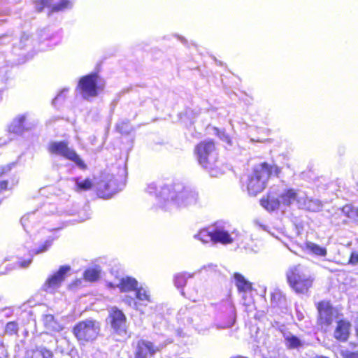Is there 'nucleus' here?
Wrapping results in <instances>:
<instances>
[{
    "label": "nucleus",
    "instance_id": "obj_1",
    "mask_svg": "<svg viewBox=\"0 0 358 358\" xmlns=\"http://www.w3.org/2000/svg\"><path fill=\"white\" fill-rule=\"evenodd\" d=\"M296 202L298 207L313 212L322 209V203L318 199H308L303 192L294 189H286L282 186H273L266 196L260 200L261 206L267 211L278 209L281 204L289 206Z\"/></svg>",
    "mask_w": 358,
    "mask_h": 358
},
{
    "label": "nucleus",
    "instance_id": "obj_2",
    "mask_svg": "<svg viewBox=\"0 0 358 358\" xmlns=\"http://www.w3.org/2000/svg\"><path fill=\"white\" fill-rule=\"evenodd\" d=\"M158 197L163 208L170 210L173 206L181 208L196 204L199 195L194 189L176 183L162 186Z\"/></svg>",
    "mask_w": 358,
    "mask_h": 358
},
{
    "label": "nucleus",
    "instance_id": "obj_3",
    "mask_svg": "<svg viewBox=\"0 0 358 358\" xmlns=\"http://www.w3.org/2000/svg\"><path fill=\"white\" fill-rule=\"evenodd\" d=\"M239 231L232 227L229 223L220 221L214 224L201 229L194 238L203 243L213 242L222 245L231 244L240 241Z\"/></svg>",
    "mask_w": 358,
    "mask_h": 358
},
{
    "label": "nucleus",
    "instance_id": "obj_4",
    "mask_svg": "<svg viewBox=\"0 0 358 358\" xmlns=\"http://www.w3.org/2000/svg\"><path fill=\"white\" fill-rule=\"evenodd\" d=\"M280 168L276 165H269L266 162L256 165L248 177V193L253 196L260 193L266 187L269 177L274 175L280 178Z\"/></svg>",
    "mask_w": 358,
    "mask_h": 358
},
{
    "label": "nucleus",
    "instance_id": "obj_5",
    "mask_svg": "<svg viewBox=\"0 0 358 358\" xmlns=\"http://www.w3.org/2000/svg\"><path fill=\"white\" fill-rule=\"evenodd\" d=\"M56 234V229L48 230L45 228L41 229L37 234H35V238L39 241L38 246L28 250L30 257L26 259H22L21 257H18V261L15 264V266L9 270L28 267L31 263V258L34 255L43 253L49 250L53 241L58 238Z\"/></svg>",
    "mask_w": 358,
    "mask_h": 358
},
{
    "label": "nucleus",
    "instance_id": "obj_6",
    "mask_svg": "<svg viewBox=\"0 0 358 358\" xmlns=\"http://www.w3.org/2000/svg\"><path fill=\"white\" fill-rule=\"evenodd\" d=\"M290 287L299 294H306L312 287L313 278L310 271L301 264L290 267L287 272Z\"/></svg>",
    "mask_w": 358,
    "mask_h": 358
},
{
    "label": "nucleus",
    "instance_id": "obj_7",
    "mask_svg": "<svg viewBox=\"0 0 358 358\" xmlns=\"http://www.w3.org/2000/svg\"><path fill=\"white\" fill-rule=\"evenodd\" d=\"M194 152L199 164L208 170L212 176H215L212 173L217 160V153L214 142L213 141L201 142L196 146Z\"/></svg>",
    "mask_w": 358,
    "mask_h": 358
},
{
    "label": "nucleus",
    "instance_id": "obj_8",
    "mask_svg": "<svg viewBox=\"0 0 358 358\" xmlns=\"http://www.w3.org/2000/svg\"><path fill=\"white\" fill-rule=\"evenodd\" d=\"M100 331L99 322L92 319L80 321L73 328V334L81 345L95 341Z\"/></svg>",
    "mask_w": 358,
    "mask_h": 358
},
{
    "label": "nucleus",
    "instance_id": "obj_9",
    "mask_svg": "<svg viewBox=\"0 0 358 358\" xmlns=\"http://www.w3.org/2000/svg\"><path fill=\"white\" fill-rule=\"evenodd\" d=\"M124 185L122 177L116 178L113 175H107L96 185L97 195L102 199H110L121 191Z\"/></svg>",
    "mask_w": 358,
    "mask_h": 358
},
{
    "label": "nucleus",
    "instance_id": "obj_10",
    "mask_svg": "<svg viewBox=\"0 0 358 358\" xmlns=\"http://www.w3.org/2000/svg\"><path fill=\"white\" fill-rule=\"evenodd\" d=\"M48 151L51 154L59 155L72 161L80 169H86L87 166L85 162L73 149L69 147L66 141H53L50 143Z\"/></svg>",
    "mask_w": 358,
    "mask_h": 358
},
{
    "label": "nucleus",
    "instance_id": "obj_11",
    "mask_svg": "<svg viewBox=\"0 0 358 358\" xmlns=\"http://www.w3.org/2000/svg\"><path fill=\"white\" fill-rule=\"evenodd\" d=\"M98 78L96 73H90L80 79L78 87L83 99L90 100L96 97L103 89V86L99 84Z\"/></svg>",
    "mask_w": 358,
    "mask_h": 358
},
{
    "label": "nucleus",
    "instance_id": "obj_12",
    "mask_svg": "<svg viewBox=\"0 0 358 358\" xmlns=\"http://www.w3.org/2000/svg\"><path fill=\"white\" fill-rule=\"evenodd\" d=\"M106 322L111 329L117 335L125 336L127 330V320L123 311L116 306L108 309Z\"/></svg>",
    "mask_w": 358,
    "mask_h": 358
},
{
    "label": "nucleus",
    "instance_id": "obj_13",
    "mask_svg": "<svg viewBox=\"0 0 358 358\" xmlns=\"http://www.w3.org/2000/svg\"><path fill=\"white\" fill-rule=\"evenodd\" d=\"M38 122L29 113H24L17 115L9 125V132L17 135H22L24 132L34 129Z\"/></svg>",
    "mask_w": 358,
    "mask_h": 358
},
{
    "label": "nucleus",
    "instance_id": "obj_14",
    "mask_svg": "<svg viewBox=\"0 0 358 358\" xmlns=\"http://www.w3.org/2000/svg\"><path fill=\"white\" fill-rule=\"evenodd\" d=\"M171 341H169V343ZM168 342L155 341L141 339L137 342L135 358H152L155 355L161 351L166 345Z\"/></svg>",
    "mask_w": 358,
    "mask_h": 358
},
{
    "label": "nucleus",
    "instance_id": "obj_15",
    "mask_svg": "<svg viewBox=\"0 0 358 358\" xmlns=\"http://www.w3.org/2000/svg\"><path fill=\"white\" fill-rule=\"evenodd\" d=\"M217 318L224 322L217 324V329H226L232 327L235 322L236 310L234 305L229 300L222 301L218 308Z\"/></svg>",
    "mask_w": 358,
    "mask_h": 358
},
{
    "label": "nucleus",
    "instance_id": "obj_16",
    "mask_svg": "<svg viewBox=\"0 0 358 358\" xmlns=\"http://www.w3.org/2000/svg\"><path fill=\"white\" fill-rule=\"evenodd\" d=\"M37 40L40 45H43L40 50H45L57 44L60 41V36L57 30L54 27H47L38 31Z\"/></svg>",
    "mask_w": 358,
    "mask_h": 358
},
{
    "label": "nucleus",
    "instance_id": "obj_17",
    "mask_svg": "<svg viewBox=\"0 0 358 358\" xmlns=\"http://www.w3.org/2000/svg\"><path fill=\"white\" fill-rule=\"evenodd\" d=\"M71 271V266L68 265L61 266L59 270L50 275L43 285V289L47 292L59 287L65 276Z\"/></svg>",
    "mask_w": 358,
    "mask_h": 358
},
{
    "label": "nucleus",
    "instance_id": "obj_18",
    "mask_svg": "<svg viewBox=\"0 0 358 358\" xmlns=\"http://www.w3.org/2000/svg\"><path fill=\"white\" fill-rule=\"evenodd\" d=\"M138 285V282L134 278L129 276L117 278L114 282H108V287H117L122 292L135 291Z\"/></svg>",
    "mask_w": 358,
    "mask_h": 358
},
{
    "label": "nucleus",
    "instance_id": "obj_19",
    "mask_svg": "<svg viewBox=\"0 0 358 358\" xmlns=\"http://www.w3.org/2000/svg\"><path fill=\"white\" fill-rule=\"evenodd\" d=\"M283 342L288 350L299 351L306 345V341L300 336H297L287 330H281Z\"/></svg>",
    "mask_w": 358,
    "mask_h": 358
},
{
    "label": "nucleus",
    "instance_id": "obj_20",
    "mask_svg": "<svg viewBox=\"0 0 358 358\" xmlns=\"http://www.w3.org/2000/svg\"><path fill=\"white\" fill-rule=\"evenodd\" d=\"M319 320L321 324L329 325L333 321V309L328 301H321L317 304Z\"/></svg>",
    "mask_w": 358,
    "mask_h": 358
},
{
    "label": "nucleus",
    "instance_id": "obj_21",
    "mask_svg": "<svg viewBox=\"0 0 358 358\" xmlns=\"http://www.w3.org/2000/svg\"><path fill=\"white\" fill-rule=\"evenodd\" d=\"M41 213L39 210L33 211L27 213L21 218V224L24 229L27 233L34 232V229L38 223V219L40 217Z\"/></svg>",
    "mask_w": 358,
    "mask_h": 358
},
{
    "label": "nucleus",
    "instance_id": "obj_22",
    "mask_svg": "<svg viewBox=\"0 0 358 358\" xmlns=\"http://www.w3.org/2000/svg\"><path fill=\"white\" fill-rule=\"evenodd\" d=\"M350 324L344 320L338 322L337 327L334 331V337L339 341H345L349 336Z\"/></svg>",
    "mask_w": 358,
    "mask_h": 358
},
{
    "label": "nucleus",
    "instance_id": "obj_23",
    "mask_svg": "<svg viewBox=\"0 0 358 358\" xmlns=\"http://www.w3.org/2000/svg\"><path fill=\"white\" fill-rule=\"evenodd\" d=\"M234 279L235 285L240 292L247 293L252 290V284L239 273H234Z\"/></svg>",
    "mask_w": 358,
    "mask_h": 358
},
{
    "label": "nucleus",
    "instance_id": "obj_24",
    "mask_svg": "<svg viewBox=\"0 0 358 358\" xmlns=\"http://www.w3.org/2000/svg\"><path fill=\"white\" fill-rule=\"evenodd\" d=\"M43 324L47 330L52 332H59L63 329V327L55 320L52 315H45L43 318Z\"/></svg>",
    "mask_w": 358,
    "mask_h": 358
},
{
    "label": "nucleus",
    "instance_id": "obj_25",
    "mask_svg": "<svg viewBox=\"0 0 358 358\" xmlns=\"http://www.w3.org/2000/svg\"><path fill=\"white\" fill-rule=\"evenodd\" d=\"M305 249L308 253L318 257H325L327 254L326 248L311 241L305 243Z\"/></svg>",
    "mask_w": 358,
    "mask_h": 358
},
{
    "label": "nucleus",
    "instance_id": "obj_26",
    "mask_svg": "<svg viewBox=\"0 0 358 358\" xmlns=\"http://www.w3.org/2000/svg\"><path fill=\"white\" fill-rule=\"evenodd\" d=\"M135 294L136 298L140 301V304L146 306L148 303L152 302L150 291L147 287L138 286L135 289Z\"/></svg>",
    "mask_w": 358,
    "mask_h": 358
},
{
    "label": "nucleus",
    "instance_id": "obj_27",
    "mask_svg": "<svg viewBox=\"0 0 358 358\" xmlns=\"http://www.w3.org/2000/svg\"><path fill=\"white\" fill-rule=\"evenodd\" d=\"M74 0H57L52 7V12H61L71 10L74 6Z\"/></svg>",
    "mask_w": 358,
    "mask_h": 358
},
{
    "label": "nucleus",
    "instance_id": "obj_28",
    "mask_svg": "<svg viewBox=\"0 0 358 358\" xmlns=\"http://www.w3.org/2000/svg\"><path fill=\"white\" fill-rule=\"evenodd\" d=\"M53 352L45 347H38L31 352L28 358H53Z\"/></svg>",
    "mask_w": 358,
    "mask_h": 358
},
{
    "label": "nucleus",
    "instance_id": "obj_29",
    "mask_svg": "<svg viewBox=\"0 0 358 358\" xmlns=\"http://www.w3.org/2000/svg\"><path fill=\"white\" fill-rule=\"evenodd\" d=\"M194 275V273H189L187 272H182L177 273L174 276L173 280L175 286L178 289L182 288L185 285L187 278H193Z\"/></svg>",
    "mask_w": 358,
    "mask_h": 358
},
{
    "label": "nucleus",
    "instance_id": "obj_30",
    "mask_svg": "<svg viewBox=\"0 0 358 358\" xmlns=\"http://www.w3.org/2000/svg\"><path fill=\"white\" fill-rule=\"evenodd\" d=\"M34 8L38 12H42L45 8H49V15L52 13V7L54 5V0H32Z\"/></svg>",
    "mask_w": 358,
    "mask_h": 358
},
{
    "label": "nucleus",
    "instance_id": "obj_31",
    "mask_svg": "<svg viewBox=\"0 0 358 358\" xmlns=\"http://www.w3.org/2000/svg\"><path fill=\"white\" fill-rule=\"evenodd\" d=\"M341 212L348 218L358 222V208H355L351 205H345L341 208Z\"/></svg>",
    "mask_w": 358,
    "mask_h": 358
},
{
    "label": "nucleus",
    "instance_id": "obj_32",
    "mask_svg": "<svg viewBox=\"0 0 358 358\" xmlns=\"http://www.w3.org/2000/svg\"><path fill=\"white\" fill-rule=\"evenodd\" d=\"M271 301L273 306L282 307L285 301V298L280 290H275L271 293Z\"/></svg>",
    "mask_w": 358,
    "mask_h": 358
},
{
    "label": "nucleus",
    "instance_id": "obj_33",
    "mask_svg": "<svg viewBox=\"0 0 358 358\" xmlns=\"http://www.w3.org/2000/svg\"><path fill=\"white\" fill-rule=\"evenodd\" d=\"M74 181L75 189L77 192L88 190L92 186V183L90 179H85L83 180H80L79 178H75Z\"/></svg>",
    "mask_w": 358,
    "mask_h": 358
},
{
    "label": "nucleus",
    "instance_id": "obj_34",
    "mask_svg": "<svg viewBox=\"0 0 358 358\" xmlns=\"http://www.w3.org/2000/svg\"><path fill=\"white\" fill-rule=\"evenodd\" d=\"M100 272L96 268H90L85 271L83 277L85 280L94 282L99 279Z\"/></svg>",
    "mask_w": 358,
    "mask_h": 358
},
{
    "label": "nucleus",
    "instance_id": "obj_35",
    "mask_svg": "<svg viewBox=\"0 0 358 358\" xmlns=\"http://www.w3.org/2000/svg\"><path fill=\"white\" fill-rule=\"evenodd\" d=\"M18 330L19 326L16 322H9L5 327V334L7 335H17Z\"/></svg>",
    "mask_w": 358,
    "mask_h": 358
},
{
    "label": "nucleus",
    "instance_id": "obj_36",
    "mask_svg": "<svg viewBox=\"0 0 358 358\" xmlns=\"http://www.w3.org/2000/svg\"><path fill=\"white\" fill-rule=\"evenodd\" d=\"M117 130L121 134H129L131 131V127L129 121L122 120L117 123Z\"/></svg>",
    "mask_w": 358,
    "mask_h": 358
},
{
    "label": "nucleus",
    "instance_id": "obj_37",
    "mask_svg": "<svg viewBox=\"0 0 358 358\" xmlns=\"http://www.w3.org/2000/svg\"><path fill=\"white\" fill-rule=\"evenodd\" d=\"M162 187H160V189L162 188ZM161 189L160 190H158V187L157 186V185L155 183H151L150 185H148V186L146 188V192L150 194H155L156 195V199L157 200V205L163 208V207L160 205L159 203V197H158V195L159 194V192H160Z\"/></svg>",
    "mask_w": 358,
    "mask_h": 358
},
{
    "label": "nucleus",
    "instance_id": "obj_38",
    "mask_svg": "<svg viewBox=\"0 0 358 358\" xmlns=\"http://www.w3.org/2000/svg\"><path fill=\"white\" fill-rule=\"evenodd\" d=\"M69 92V90L67 88L63 89L57 95V96L52 100V105L54 106H57V103H62L63 101H64L66 94Z\"/></svg>",
    "mask_w": 358,
    "mask_h": 358
},
{
    "label": "nucleus",
    "instance_id": "obj_39",
    "mask_svg": "<svg viewBox=\"0 0 358 358\" xmlns=\"http://www.w3.org/2000/svg\"><path fill=\"white\" fill-rule=\"evenodd\" d=\"M32 41L29 38V36L23 34L21 36L20 41V49H23L24 47L27 46L29 44H31Z\"/></svg>",
    "mask_w": 358,
    "mask_h": 358
},
{
    "label": "nucleus",
    "instance_id": "obj_40",
    "mask_svg": "<svg viewBox=\"0 0 358 358\" xmlns=\"http://www.w3.org/2000/svg\"><path fill=\"white\" fill-rule=\"evenodd\" d=\"M344 358H358V351L352 352L350 350H344L342 352Z\"/></svg>",
    "mask_w": 358,
    "mask_h": 358
},
{
    "label": "nucleus",
    "instance_id": "obj_41",
    "mask_svg": "<svg viewBox=\"0 0 358 358\" xmlns=\"http://www.w3.org/2000/svg\"><path fill=\"white\" fill-rule=\"evenodd\" d=\"M124 301L127 303L129 306H132L135 308L136 309H138V302L135 301L134 298L126 296L124 299Z\"/></svg>",
    "mask_w": 358,
    "mask_h": 358
},
{
    "label": "nucleus",
    "instance_id": "obj_42",
    "mask_svg": "<svg viewBox=\"0 0 358 358\" xmlns=\"http://www.w3.org/2000/svg\"><path fill=\"white\" fill-rule=\"evenodd\" d=\"M358 263V253L353 252H352L350 259L349 264L352 265H356Z\"/></svg>",
    "mask_w": 358,
    "mask_h": 358
},
{
    "label": "nucleus",
    "instance_id": "obj_43",
    "mask_svg": "<svg viewBox=\"0 0 358 358\" xmlns=\"http://www.w3.org/2000/svg\"><path fill=\"white\" fill-rule=\"evenodd\" d=\"M12 41V35L11 34H3L1 36H0V43H9Z\"/></svg>",
    "mask_w": 358,
    "mask_h": 358
},
{
    "label": "nucleus",
    "instance_id": "obj_44",
    "mask_svg": "<svg viewBox=\"0 0 358 358\" xmlns=\"http://www.w3.org/2000/svg\"><path fill=\"white\" fill-rule=\"evenodd\" d=\"M217 266L213 264H209L208 265H204L199 271V272H200L201 270L203 269H211V270H214L215 268Z\"/></svg>",
    "mask_w": 358,
    "mask_h": 358
},
{
    "label": "nucleus",
    "instance_id": "obj_45",
    "mask_svg": "<svg viewBox=\"0 0 358 358\" xmlns=\"http://www.w3.org/2000/svg\"><path fill=\"white\" fill-rule=\"evenodd\" d=\"M10 170L8 167H1L0 168V177L3 175L5 173L8 172Z\"/></svg>",
    "mask_w": 358,
    "mask_h": 358
},
{
    "label": "nucleus",
    "instance_id": "obj_46",
    "mask_svg": "<svg viewBox=\"0 0 358 358\" xmlns=\"http://www.w3.org/2000/svg\"><path fill=\"white\" fill-rule=\"evenodd\" d=\"M296 314H297V318H298L299 320H303V314L301 313H299V312L297 311Z\"/></svg>",
    "mask_w": 358,
    "mask_h": 358
},
{
    "label": "nucleus",
    "instance_id": "obj_47",
    "mask_svg": "<svg viewBox=\"0 0 358 358\" xmlns=\"http://www.w3.org/2000/svg\"><path fill=\"white\" fill-rule=\"evenodd\" d=\"M272 234V236H273L274 237H275L277 239L280 240V237H278V236H275V235H274L273 234Z\"/></svg>",
    "mask_w": 358,
    "mask_h": 358
},
{
    "label": "nucleus",
    "instance_id": "obj_48",
    "mask_svg": "<svg viewBox=\"0 0 358 358\" xmlns=\"http://www.w3.org/2000/svg\"><path fill=\"white\" fill-rule=\"evenodd\" d=\"M2 99L1 92L0 91V101Z\"/></svg>",
    "mask_w": 358,
    "mask_h": 358
},
{
    "label": "nucleus",
    "instance_id": "obj_49",
    "mask_svg": "<svg viewBox=\"0 0 358 358\" xmlns=\"http://www.w3.org/2000/svg\"><path fill=\"white\" fill-rule=\"evenodd\" d=\"M1 355H2V356H4V357H6V356H7V355H6V354H4V353H3V352L1 353Z\"/></svg>",
    "mask_w": 358,
    "mask_h": 358
},
{
    "label": "nucleus",
    "instance_id": "obj_50",
    "mask_svg": "<svg viewBox=\"0 0 358 358\" xmlns=\"http://www.w3.org/2000/svg\"><path fill=\"white\" fill-rule=\"evenodd\" d=\"M0 347L3 348V343H0Z\"/></svg>",
    "mask_w": 358,
    "mask_h": 358
},
{
    "label": "nucleus",
    "instance_id": "obj_51",
    "mask_svg": "<svg viewBox=\"0 0 358 358\" xmlns=\"http://www.w3.org/2000/svg\"><path fill=\"white\" fill-rule=\"evenodd\" d=\"M180 40H181V42H183L184 38H180Z\"/></svg>",
    "mask_w": 358,
    "mask_h": 358
}]
</instances>
